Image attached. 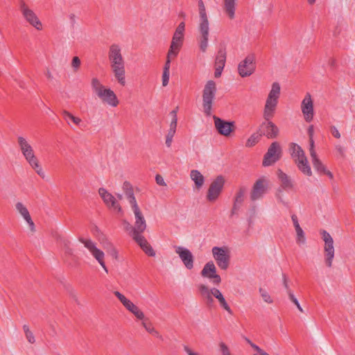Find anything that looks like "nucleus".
I'll list each match as a JSON object with an SVG mask.
<instances>
[{"label": "nucleus", "mask_w": 355, "mask_h": 355, "mask_svg": "<svg viewBox=\"0 0 355 355\" xmlns=\"http://www.w3.org/2000/svg\"><path fill=\"white\" fill-rule=\"evenodd\" d=\"M247 193V189L244 187H241L236 191L234 198V204H233V210L236 211L240 208L241 205L245 200V196Z\"/></svg>", "instance_id": "nucleus-32"}, {"label": "nucleus", "mask_w": 355, "mask_h": 355, "mask_svg": "<svg viewBox=\"0 0 355 355\" xmlns=\"http://www.w3.org/2000/svg\"><path fill=\"white\" fill-rule=\"evenodd\" d=\"M185 31V24L181 22L176 28L171 40L170 48L168 51L171 53H179V51L183 44L184 36Z\"/></svg>", "instance_id": "nucleus-16"}, {"label": "nucleus", "mask_w": 355, "mask_h": 355, "mask_svg": "<svg viewBox=\"0 0 355 355\" xmlns=\"http://www.w3.org/2000/svg\"><path fill=\"white\" fill-rule=\"evenodd\" d=\"M270 188L269 179L266 176L258 178L254 183L250 191V197L251 200L257 201L261 200L268 193Z\"/></svg>", "instance_id": "nucleus-10"}, {"label": "nucleus", "mask_w": 355, "mask_h": 355, "mask_svg": "<svg viewBox=\"0 0 355 355\" xmlns=\"http://www.w3.org/2000/svg\"><path fill=\"white\" fill-rule=\"evenodd\" d=\"M320 234L324 241V263L328 268H331L335 256L334 241L332 236L326 230H321Z\"/></svg>", "instance_id": "nucleus-11"}, {"label": "nucleus", "mask_w": 355, "mask_h": 355, "mask_svg": "<svg viewBox=\"0 0 355 355\" xmlns=\"http://www.w3.org/2000/svg\"><path fill=\"white\" fill-rule=\"evenodd\" d=\"M91 86L93 92L103 104L112 107L118 106L119 100L116 94L112 89L103 85L97 78H93L92 79Z\"/></svg>", "instance_id": "nucleus-2"}, {"label": "nucleus", "mask_w": 355, "mask_h": 355, "mask_svg": "<svg viewBox=\"0 0 355 355\" xmlns=\"http://www.w3.org/2000/svg\"><path fill=\"white\" fill-rule=\"evenodd\" d=\"M81 64L80 59L78 56H74L71 62V67L73 72H77Z\"/></svg>", "instance_id": "nucleus-44"}, {"label": "nucleus", "mask_w": 355, "mask_h": 355, "mask_svg": "<svg viewBox=\"0 0 355 355\" xmlns=\"http://www.w3.org/2000/svg\"><path fill=\"white\" fill-rule=\"evenodd\" d=\"M175 132H176L175 128H171V127L169 128L168 133L166 136V141H165L166 146L168 148L171 147V146L173 137H174Z\"/></svg>", "instance_id": "nucleus-41"}, {"label": "nucleus", "mask_w": 355, "mask_h": 355, "mask_svg": "<svg viewBox=\"0 0 355 355\" xmlns=\"http://www.w3.org/2000/svg\"><path fill=\"white\" fill-rule=\"evenodd\" d=\"M170 71H163L162 83L163 87H166L169 82Z\"/></svg>", "instance_id": "nucleus-49"}, {"label": "nucleus", "mask_w": 355, "mask_h": 355, "mask_svg": "<svg viewBox=\"0 0 355 355\" xmlns=\"http://www.w3.org/2000/svg\"><path fill=\"white\" fill-rule=\"evenodd\" d=\"M200 21L198 31L200 36H209V21L205 12V6L202 2L199 4Z\"/></svg>", "instance_id": "nucleus-24"}, {"label": "nucleus", "mask_w": 355, "mask_h": 355, "mask_svg": "<svg viewBox=\"0 0 355 355\" xmlns=\"http://www.w3.org/2000/svg\"><path fill=\"white\" fill-rule=\"evenodd\" d=\"M255 59L253 55L247 56L238 66V71L241 77L250 76L255 71Z\"/></svg>", "instance_id": "nucleus-19"}, {"label": "nucleus", "mask_w": 355, "mask_h": 355, "mask_svg": "<svg viewBox=\"0 0 355 355\" xmlns=\"http://www.w3.org/2000/svg\"><path fill=\"white\" fill-rule=\"evenodd\" d=\"M330 132L331 133V135L337 138V139H340L341 135H340V133L339 132V130H338V128L334 126V125H332L330 127Z\"/></svg>", "instance_id": "nucleus-54"}, {"label": "nucleus", "mask_w": 355, "mask_h": 355, "mask_svg": "<svg viewBox=\"0 0 355 355\" xmlns=\"http://www.w3.org/2000/svg\"><path fill=\"white\" fill-rule=\"evenodd\" d=\"M183 349L187 355H199L197 352H194L187 345H184Z\"/></svg>", "instance_id": "nucleus-58"}, {"label": "nucleus", "mask_w": 355, "mask_h": 355, "mask_svg": "<svg viewBox=\"0 0 355 355\" xmlns=\"http://www.w3.org/2000/svg\"><path fill=\"white\" fill-rule=\"evenodd\" d=\"M225 180L222 175L217 176L210 184L206 198L209 202H215L220 196L224 187Z\"/></svg>", "instance_id": "nucleus-13"}, {"label": "nucleus", "mask_w": 355, "mask_h": 355, "mask_svg": "<svg viewBox=\"0 0 355 355\" xmlns=\"http://www.w3.org/2000/svg\"><path fill=\"white\" fill-rule=\"evenodd\" d=\"M335 150H336V153L340 156V157H343L344 155H345V148L341 146L340 144H336L335 146Z\"/></svg>", "instance_id": "nucleus-55"}, {"label": "nucleus", "mask_w": 355, "mask_h": 355, "mask_svg": "<svg viewBox=\"0 0 355 355\" xmlns=\"http://www.w3.org/2000/svg\"><path fill=\"white\" fill-rule=\"evenodd\" d=\"M221 355H233L228 346L224 342H220L218 344Z\"/></svg>", "instance_id": "nucleus-46"}, {"label": "nucleus", "mask_w": 355, "mask_h": 355, "mask_svg": "<svg viewBox=\"0 0 355 355\" xmlns=\"http://www.w3.org/2000/svg\"><path fill=\"white\" fill-rule=\"evenodd\" d=\"M264 128L266 131L263 134L268 138H275L278 135V128L272 122L268 120H266L262 123L261 125V128Z\"/></svg>", "instance_id": "nucleus-31"}, {"label": "nucleus", "mask_w": 355, "mask_h": 355, "mask_svg": "<svg viewBox=\"0 0 355 355\" xmlns=\"http://www.w3.org/2000/svg\"><path fill=\"white\" fill-rule=\"evenodd\" d=\"M155 181H156V183L160 186H163V187L166 186V184L163 177L159 174L156 175Z\"/></svg>", "instance_id": "nucleus-56"}, {"label": "nucleus", "mask_w": 355, "mask_h": 355, "mask_svg": "<svg viewBox=\"0 0 355 355\" xmlns=\"http://www.w3.org/2000/svg\"><path fill=\"white\" fill-rule=\"evenodd\" d=\"M132 239L141 247V248H144L148 243L147 240L142 236V234L133 235Z\"/></svg>", "instance_id": "nucleus-40"}, {"label": "nucleus", "mask_w": 355, "mask_h": 355, "mask_svg": "<svg viewBox=\"0 0 355 355\" xmlns=\"http://www.w3.org/2000/svg\"><path fill=\"white\" fill-rule=\"evenodd\" d=\"M18 148L30 167L42 178H45V172L35 155L30 141L24 136L17 137Z\"/></svg>", "instance_id": "nucleus-1"}, {"label": "nucleus", "mask_w": 355, "mask_h": 355, "mask_svg": "<svg viewBox=\"0 0 355 355\" xmlns=\"http://www.w3.org/2000/svg\"><path fill=\"white\" fill-rule=\"evenodd\" d=\"M290 152L291 157L297 168L305 175L311 176L313 172L309 164L307 157L302 148L297 144H290Z\"/></svg>", "instance_id": "nucleus-5"}, {"label": "nucleus", "mask_w": 355, "mask_h": 355, "mask_svg": "<svg viewBox=\"0 0 355 355\" xmlns=\"http://www.w3.org/2000/svg\"><path fill=\"white\" fill-rule=\"evenodd\" d=\"M282 155V148L277 142H273L265 154L263 159V166H269L279 159Z\"/></svg>", "instance_id": "nucleus-17"}, {"label": "nucleus", "mask_w": 355, "mask_h": 355, "mask_svg": "<svg viewBox=\"0 0 355 355\" xmlns=\"http://www.w3.org/2000/svg\"><path fill=\"white\" fill-rule=\"evenodd\" d=\"M291 220H292V223H293L295 230H297V229L301 227L300 225V223H299L298 218L296 215L293 214L291 216Z\"/></svg>", "instance_id": "nucleus-57"}, {"label": "nucleus", "mask_w": 355, "mask_h": 355, "mask_svg": "<svg viewBox=\"0 0 355 355\" xmlns=\"http://www.w3.org/2000/svg\"><path fill=\"white\" fill-rule=\"evenodd\" d=\"M281 87L278 83H273L264 105L263 116L266 120L270 119L275 114L280 96Z\"/></svg>", "instance_id": "nucleus-7"}, {"label": "nucleus", "mask_w": 355, "mask_h": 355, "mask_svg": "<svg viewBox=\"0 0 355 355\" xmlns=\"http://www.w3.org/2000/svg\"><path fill=\"white\" fill-rule=\"evenodd\" d=\"M309 155H310L311 157L318 155V153H317V152L315 150V148L314 140H313V139H311V138H309Z\"/></svg>", "instance_id": "nucleus-48"}, {"label": "nucleus", "mask_w": 355, "mask_h": 355, "mask_svg": "<svg viewBox=\"0 0 355 355\" xmlns=\"http://www.w3.org/2000/svg\"><path fill=\"white\" fill-rule=\"evenodd\" d=\"M122 223H123L124 230L129 232V234H130L132 238H133V230H134L133 225H131L126 220H123Z\"/></svg>", "instance_id": "nucleus-47"}, {"label": "nucleus", "mask_w": 355, "mask_h": 355, "mask_svg": "<svg viewBox=\"0 0 355 355\" xmlns=\"http://www.w3.org/2000/svg\"><path fill=\"white\" fill-rule=\"evenodd\" d=\"M288 296H289V299L295 304H297L298 301L297 300L295 297L294 295L289 292L288 293Z\"/></svg>", "instance_id": "nucleus-62"}, {"label": "nucleus", "mask_w": 355, "mask_h": 355, "mask_svg": "<svg viewBox=\"0 0 355 355\" xmlns=\"http://www.w3.org/2000/svg\"><path fill=\"white\" fill-rule=\"evenodd\" d=\"M308 133H309V138L313 139V137L314 130H313V125H311L309 127Z\"/></svg>", "instance_id": "nucleus-60"}, {"label": "nucleus", "mask_w": 355, "mask_h": 355, "mask_svg": "<svg viewBox=\"0 0 355 355\" xmlns=\"http://www.w3.org/2000/svg\"><path fill=\"white\" fill-rule=\"evenodd\" d=\"M108 58L110 64L125 62L121 53V48L116 44H112L110 46Z\"/></svg>", "instance_id": "nucleus-27"}, {"label": "nucleus", "mask_w": 355, "mask_h": 355, "mask_svg": "<svg viewBox=\"0 0 355 355\" xmlns=\"http://www.w3.org/2000/svg\"><path fill=\"white\" fill-rule=\"evenodd\" d=\"M117 254H118V252H117L115 248H113L112 252V255L113 257H114L115 258H116Z\"/></svg>", "instance_id": "nucleus-64"}, {"label": "nucleus", "mask_w": 355, "mask_h": 355, "mask_svg": "<svg viewBox=\"0 0 355 355\" xmlns=\"http://www.w3.org/2000/svg\"><path fill=\"white\" fill-rule=\"evenodd\" d=\"M23 329L28 343L31 344L34 343L35 342V339L33 332L30 330L29 327L25 324L23 326Z\"/></svg>", "instance_id": "nucleus-42"}, {"label": "nucleus", "mask_w": 355, "mask_h": 355, "mask_svg": "<svg viewBox=\"0 0 355 355\" xmlns=\"http://www.w3.org/2000/svg\"><path fill=\"white\" fill-rule=\"evenodd\" d=\"M259 293L260 294V296L262 299V300L267 303V304H272L273 303V299L269 294V293L267 291L266 289L263 288H259Z\"/></svg>", "instance_id": "nucleus-37"}, {"label": "nucleus", "mask_w": 355, "mask_h": 355, "mask_svg": "<svg viewBox=\"0 0 355 355\" xmlns=\"http://www.w3.org/2000/svg\"><path fill=\"white\" fill-rule=\"evenodd\" d=\"M284 285L286 288H288L287 277L285 275H282Z\"/></svg>", "instance_id": "nucleus-63"}, {"label": "nucleus", "mask_w": 355, "mask_h": 355, "mask_svg": "<svg viewBox=\"0 0 355 355\" xmlns=\"http://www.w3.org/2000/svg\"><path fill=\"white\" fill-rule=\"evenodd\" d=\"M284 189H278L276 192H275V198L278 202V203L282 205H284V206H288V202L285 196V194L284 193V191H283Z\"/></svg>", "instance_id": "nucleus-36"}, {"label": "nucleus", "mask_w": 355, "mask_h": 355, "mask_svg": "<svg viewBox=\"0 0 355 355\" xmlns=\"http://www.w3.org/2000/svg\"><path fill=\"white\" fill-rule=\"evenodd\" d=\"M178 53H171V51H168L166 55V60L164 64L163 71H170V67H171V62L172 60L175 58Z\"/></svg>", "instance_id": "nucleus-39"}, {"label": "nucleus", "mask_w": 355, "mask_h": 355, "mask_svg": "<svg viewBox=\"0 0 355 355\" xmlns=\"http://www.w3.org/2000/svg\"><path fill=\"white\" fill-rule=\"evenodd\" d=\"M301 110L306 122H310L313 120L314 115L313 101L309 93L305 95L302 101Z\"/></svg>", "instance_id": "nucleus-20"}, {"label": "nucleus", "mask_w": 355, "mask_h": 355, "mask_svg": "<svg viewBox=\"0 0 355 355\" xmlns=\"http://www.w3.org/2000/svg\"><path fill=\"white\" fill-rule=\"evenodd\" d=\"M62 114L69 125H70V123L68 121V120H70L71 122H73L76 125H79L80 124V123L82 122V120L80 118L73 115L71 112H69L67 110H63Z\"/></svg>", "instance_id": "nucleus-33"}, {"label": "nucleus", "mask_w": 355, "mask_h": 355, "mask_svg": "<svg viewBox=\"0 0 355 355\" xmlns=\"http://www.w3.org/2000/svg\"><path fill=\"white\" fill-rule=\"evenodd\" d=\"M84 246L89 251L93 257L98 261L105 272H108L105 263V253L97 248L96 244L90 239H79Z\"/></svg>", "instance_id": "nucleus-12"}, {"label": "nucleus", "mask_w": 355, "mask_h": 355, "mask_svg": "<svg viewBox=\"0 0 355 355\" xmlns=\"http://www.w3.org/2000/svg\"><path fill=\"white\" fill-rule=\"evenodd\" d=\"M224 10L230 19H233L235 10L234 1H225Z\"/></svg>", "instance_id": "nucleus-34"}, {"label": "nucleus", "mask_w": 355, "mask_h": 355, "mask_svg": "<svg viewBox=\"0 0 355 355\" xmlns=\"http://www.w3.org/2000/svg\"><path fill=\"white\" fill-rule=\"evenodd\" d=\"M214 125L217 131L222 135L227 137L234 131V125L233 122H229L214 116Z\"/></svg>", "instance_id": "nucleus-23"}, {"label": "nucleus", "mask_w": 355, "mask_h": 355, "mask_svg": "<svg viewBox=\"0 0 355 355\" xmlns=\"http://www.w3.org/2000/svg\"><path fill=\"white\" fill-rule=\"evenodd\" d=\"M141 249L148 256H150V257H155V252L154 251L153 248L151 247V245L149 243L146 245Z\"/></svg>", "instance_id": "nucleus-53"}, {"label": "nucleus", "mask_w": 355, "mask_h": 355, "mask_svg": "<svg viewBox=\"0 0 355 355\" xmlns=\"http://www.w3.org/2000/svg\"><path fill=\"white\" fill-rule=\"evenodd\" d=\"M15 210L17 215L24 220L28 230L31 233H35L36 231L35 225L26 205L21 201H17L15 203Z\"/></svg>", "instance_id": "nucleus-14"}, {"label": "nucleus", "mask_w": 355, "mask_h": 355, "mask_svg": "<svg viewBox=\"0 0 355 355\" xmlns=\"http://www.w3.org/2000/svg\"><path fill=\"white\" fill-rule=\"evenodd\" d=\"M128 200L134 215L133 235L142 234L147 227L146 220L131 191L128 193Z\"/></svg>", "instance_id": "nucleus-6"}, {"label": "nucleus", "mask_w": 355, "mask_h": 355, "mask_svg": "<svg viewBox=\"0 0 355 355\" xmlns=\"http://www.w3.org/2000/svg\"><path fill=\"white\" fill-rule=\"evenodd\" d=\"M19 10L25 19V20L29 23L31 26L35 28L37 30L42 29V24L34 12V11L30 8L26 3H21L19 6Z\"/></svg>", "instance_id": "nucleus-18"}, {"label": "nucleus", "mask_w": 355, "mask_h": 355, "mask_svg": "<svg viewBox=\"0 0 355 355\" xmlns=\"http://www.w3.org/2000/svg\"><path fill=\"white\" fill-rule=\"evenodd\" d=\"M141 249L148 256H150V257H155V252L154 251L153 248L151 247V245L149 243L146 245Z\"/></svg>", "instance_id": "nucleus-51"}, {"label": "nucleus", "mask_w": 355, "mask_h": 355, "mask_svg": "<svg viewBox=\"0 0 355 355\" xmlns=\"http://www.w3.org/2000/svg\"><path fill=\"white\" fill-rule=\"evenodd\" d=\"M255 352H256V354H254V355H270L269 354H268L266 352H265L262 349L255 348Z\"/></svg>", "instance_id": "nucleus-59"}, {"label": "nucleus", "mask_w": 355, "mask_h": 355, "mask_svg": "<svg viewBox=\"0 0 355 355\" xmlns=\"http://www.w3.org/2000/svg\"><path fill=\"white\" fill-rule=\"evenodd\" d=\"M189 176L194 182V189L196 190L201 189L205 182L203 175L198 170L193 169L190 171Z\"/></svg>", "instance_id": "nucleus-30"}, {"label": "nucleus", "mask_w": 355, "mask_h": 355, "mask_svg": "<svg viewBox=\"0 0 355 355\" xmlns=\"http://www.w3.org/2000/svg\"><path fill=\"white\" fill-rule=\"evenodd\" d=\"M259 132H261V129L260 128L259 130ZM262 135V132L260 134L259 133H254L252 134L246 141L245 146L250 148L254 146L259 141Z\"/></svg>", "instance_id": "nucleus-35"}, {"label": "nucleus", "mask_w": 355, "mask_h": 355, "mask_svg": "<svg viewBox=\"0 0 355 355\" xmlns=\"http://www.w3.org/2000/svg\"><path fill=\"white\" fill-rule=\"evenodd\" d=\"M295 230L296 233V243L299 245H304L306 243V236L304 230L302 227Z\"/></svg>", "instance_id": "nucleus-38"}, {"label": "nucleus", "mask_w": 355, "mask_h": 355, "mask_svg": "<svg viewBox=\"0 0 355 355\" xmlns=\"http://www.w3.org/2000/svg\"><path fill=\"white\" fill-rule=\"evenodd\" d=\"M175 252L178 254L187 269L191 270L193 268L194 257L189 249L182 246H177L175 248Z\"/></svg>", "instance_id": "nucleus-21"}, {"label": "nucleus", "mask_w": 355, "mask_h": 355, "mask_svg": "<svg viewBox=\"0 0 355 355\" xmlns=\"http://www.w3.org/2000/svg\"><path fill=\"white\" fill-rule=\"evenodd\" d=\"M141 249L148 256H150V257H155V252L154 251L153 248L151 247V245L149 243L146 245Z\"/></svg>", "instance_id": "nucleus-52"}, {"label": "nucleus", "mask_w": 355, "mask_h": 355, "mask_svg": "<svg viewBox=\"0 0 355 355\" xmlns=\"http://www.w3.org/2000/svg\"><path fill=\"white\" fill-rule=\"evenodd\" d=\"M98 193L102 198L105 204L112 210L117 211L118 213L122 212V209L119 204L116 200V198L107 191L103 188H101L98 190Z\"/></svg>", "instance_id": "nucleus-22"}, {"label": "nucleus", "mask_w": 355, "mask_h": 355, "mask_svg": "<svg viewBox=\"0 0 355 355\" xmlns=\"http://www.w3.org/2000/svg\"><path fill=\"white\" fill-rule=\"evenodd\" d=\"M114 295L118 298L126 310L133 314L137 319L142 321L141 325L146 331L156 336H159L158 331L153 325L145 321L144 313L136 304L119 291H114Z\"/></svg>", "instance_id": "nucleus-3"}, {"label": "nucleus", "mask_w": 355, "mask_h": 355, "mask_svg": "<svg viewBox=\"0 0 355 355\" xmlns=\"http://www.w3.org/2000/svg\"><path fill=\"white\" fill-rule=\"evenodd\" d=\"M110 68L117 83L121 86H125L126 84L125 62L110 64Z\"/></svg>", "instance_id": "nucleus-25"}, {"label": "nucleus", "mask_w": 355, "mask_h": 355, "mask_svg": "<svg viewBox=\"0 0 355 355\" xmlns=\"http://www.w3.org/2000/svg\"><path fill=\"white\" fill-rule=\"evenodd\" d=\"M226 60V54L223 51H219L215 62L214 77L219 78L221 76L222 71L225 67Z\"/></svg>", "instance_id": "nucleus-29"}, {"label": "nucleus", "mask_w": 355, "mask_h": 355, "mask_svg": "<svg viewBox=\"0 0 355 355\" xmlns=\"http://www.w3.org/2000/svg\"><path fill=\"white\" fill-rule=\"evenodd\" d=\"M315 171L320 175H326L330 180L334 178V174L327 168L319 158L318 155L311 157Z\"/></svg>", "instance_id": "nucleus-26"}, {"label": "nucleus", "mask_w": 355, "mask_h": 355, "mask_svg": "<svg viewBox=\"0 0 355 355\" xmlns=\"http://www.w3.org/2000/svg\"><path fill=\"white\" fill-rule=\"evenodd\" d=\"M141 249L148 256H150V257H155V252L154 251L153 248L151 247V245L149 243L146 245Z\"/></svg>", "instance_id": "nucleus-50"}, {"label": "nucleus", "mask_w": 355, "mask_h": 355, "mask_svg": "<svg viewBox=\"0 0 355 355\" xmlns=\"http://www.w3.org/2000/svg\"><path fill=\"white\" fill-rule=\"evenodd\" d=\"M178 107H176L175 110H172L170 112V116H171V121L170 123V127L171 128H177V123H178V117H177V112H178Z\"/></svg>", "instance_id": "nucleus-45"}, {"label": "nucleus", "mask_w": 355, "mask_h": 355, "mask_svg": "<svg viewBox=\"0 0 355 355\" xmlns=\"http://www.w3.org/2000/svg\"><path fill=\"white\" fill-rule=\"evenodd\" d=\"M209 36H200L199 47L202 52H205L208 46Z\"/></svg>", "instance_id": "nucleus-43"}, {"label": "nucleus", "mask_w": 355, "mask_h": 355, "mask_svg": "<svg viewBox=\"0 0 355 355\" xmlns=\"http://www.w3.org/2000/svg\"><path fill=\"white\" fill-rule=\"evenodd\" d=\"M247 343L251 346V347L255 351V348L261 349L258 345L253 343L250 340L246 339Z\"/></svg>", "instance_id": "nucleus-61"}, {"label": "nucleus", "mask_w": 355, "mask_h": 355, "mask_svg": "<svg viewBox=\"0 0 355 355\" xmlns=\"http://www.w3.org/2000/svg\"><path fill=\"white\" fill-rule=\"evenodd\" d=\"M277 176L280 182V189L285 191L293 189L295 184L291 177L280 170L278 171Z\"/></svg>", "instance_id": "nucleus-28"}, {"label": "nucleus", "mask_w": 355, "mask_h": 355, "mask_svg": "<svg viewBox=\"0 0 355 355\" xmlns=\"http://www.w3.org/2000/svg\"><path fill=\"white\" fill-rule=\"evenodd\" d=\"M198 289L200 295L205 302L207 305H211L214 303V297H215L219 304L229 313H232V310L228 305L225 297L220 291L215 287H209L205 284H200L198 286Z\"/></svg>", "instance_id": "nucleus-4"}, {"label": "nucleus", "mask_w": 355, "mask_h": 355, "mask_svg": "<svg viewBox=\"0 0 355 355\" xmlns=\"http://www.w3.org/2000/svg\"><path fill=\"white\" fill-rule=\"evenodd\" d=\"M200 275L205 279L209 280V282L214 285H219L222 279L217 272V268L213 261H207L203 266Z\"/></svg>", "instance_id": "nucleus-15"}, {"label": "nucleus", "mask_w": 355, "mask_h": 355, "mask_svg": "<svg viewBox=\"0 0 355 355\" xmlns=\"http://www.w3.org/2000/svg\"><path fill=\"white\" fill-rule=\"evenodd\" d=\"M216 92V85L214 81L208 80L202 92V108L207 115H210L214 99Z\"/></svg>", "instance_id": "nucleus-8"}, {"label": "nucleus", "mask_w": 355, "mask_h": 355, "mask_svg": "<svg viewBox=\"0 0 355 355\" xmlns=\"http://www.w3.org/2000/svg\"><path fill=\"white\" fill-rule=\"evenodd\" d=\"M211 254L218 267L222 270H226L230 264V251L226 246L213 247Z\"/></svg>", "instance_id": "nucleus-9"}]
</instances>
